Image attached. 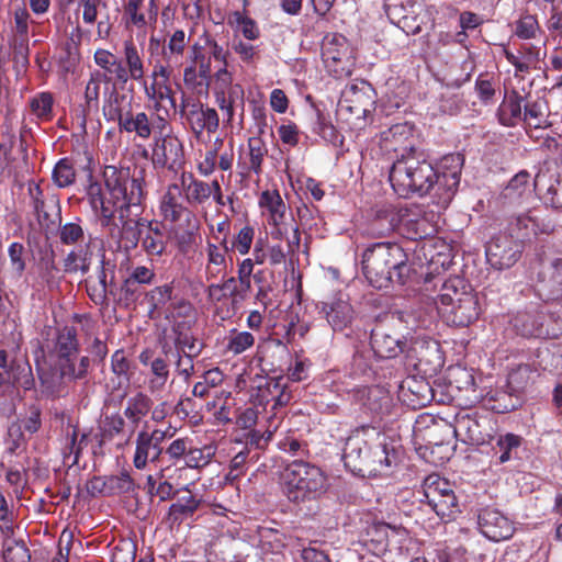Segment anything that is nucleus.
<instances>
[{"instance_id": "nucleus-1", "label": "nucleus", "mask_w": 562, "mask_h": 562, "mask_svg": "<svg viewBox=\"0 0 562 562\" xmlns=\"http://www.w3.org/2000/svg\"><path fill=\"white\" fill-rule=\"evenodd\" d=\"M375 439H370L369 459H358L361 449L367 452L368 434L364 429L353 431L346 440L342 460L345 467L353 474L360 476L389 475L400 462L396 447L386 440L384 436L374 434Z\"/></svg>"}, {"instance_id": "nucleus-2", "label": "nucleus", "mask_w": 562, "mask_h": 562, "mask_svg": "<svg viewBox=\"0 0 562 562\" xmlns=\"http://www.w3.org/2000/svg\"><path fill=\"white\" fill-rule=\"evenodd\" d=\"M408 258L396 243H375L362 255V271L370 284L376 289L396 283L404 285L411 274Z\"/></svg>"}, {"instance_id": "nucleus-3", "label": "nucleus", "mask_w": 562, "mask_h": 562, "mask_svg": "<svg viewBox=\"0 0 562 562\" xmlns=\"http://www.w3.org/2000/svg\"><path fill=\"white\" fill-rule=\"evenodd\" d=\"M389 179L400 196L407 198L413 193L422 196L435 188L438 170L434 168L424 151L411 147L393 162Z\"/></svg>"}, {"instance_id": "nucleus-4", "label": "nucleus", "mask_w": 562, "mask_h": 562, "mask_svg": "<svg viewBox=\"0 0 562 562\" xmlns=\"http://www.w3.org/2000/svg\"><path fill=\"white\" fill-rule=\"evenodd\" d=\"M280 481L284 496L294 504L317 501L328 490L322 469L302 459L289 462L280 473Z\"/></svg>"}, {"instance_id": "nucleus-5", "label": "nucleus", "mask_w": 562, "mask_h": 562, "mask_svg": "<svg viewBox=\"0 0 562 562\" xmlns=\"http://www.w3.org/2000/svg\"><path fill=\"white\" fill-rule=\"evenodd\" d=\"M103 178L106 191L120 200L119 209L138 211L143 207L145 192V169L105 166Z\"/></svg>"}, {"instance_id": "nucleus-6", "label": "nucleus", "mask_w": 562, "mask_h": 562, "mask_svg": "<svg viewBox=\"0 0 562 562\" xmlns=\"http://www.w3.org/2000/svg\"><path fill=\"white\" fill-rule=\"evenodd\" d=\"M422 490L420 503L428 505L440 519H451L460 512L458 497L448 480L436 473L429 474Z\"/></svg>"}, {"instance_id": "nucleus-7", "label": "nucleus", "mask_w": 562, "mask_h": 562, "mask_svg": "<svg viewBox=\"0 0 562 562\" xmlns=\"http://www.w3.org/2000/svg\"><path fill=\"white\" fill-rule=\"evenodd\" d=\"M143 207L138 211L119 209L117 222H113L111 236L119 243L120 248L131 251L137 248L148 220L142 216Z\"/></svg>"}, {"instance_id": "nucleus-8", "label": "nucleus", "mask_w": 562, "mask_h": 562, "mask_svg": "<svg viewBox=\"0 0 562 562\" xmlns=\"http://www.w3.org/2000/svg\"><path fill=\"white\" fill-rule=\"evenodd\" d=\"M406 359L416 370L425 374H436L443 367V357L437 340L418 337L411 341Z\"/></svg>"}, {"instance_id": "nucleus-9", "label": "nucleus", "mask_w": 562, "mask_h": 562, "mask_svg": "<svg viewBox=\"0 0 562 562\" xmlns=\"http://www.w3.org/2000/svg\"><path fill=\"white\" fill-rule=\"evenodd\" d=\"M406 539V530L386 522L371 525L366 535L364 546L372 554L380 557L387 551L401 550Z\"/></svg>"}, {"instance_id": "nucleus-10", "label": "nucleus", "mask_w": 562, "mask_h": 562, "mask_svg": "<svg viewBox=\"0 0 562 562\" xmlns=\"http://www.w3.org/2000/svg\"><path fill=\"white\" fill-rule=\"evenodd\" d=\"M115 273V261L102 254L97 268V280L94 281L92 277L86 280L87 293L95 305L108 306V297L114 295L116 289Z\"/></svg>"}, {"instance_id": "nucleus-11", "label": "nucleus", "mask_w": 562, "mask_h": 562, "mask_svg": "<svg viewBox=\"0 0 562 562\" xmlns=\"http://www.w3.org/2000/svg\"><path fill=\"white\" fill-rule=\"evenodd\" d=\"M522 249L521 240L515 239L514 235L499 234L487 244L486 259L495 269H508L519 260Z\"/></svg>"}, {"instance_id": "nucleus-12", "label": "nucleus", "mask_w": 562, "mask_h": 562, "mask_svg": "<svg viewBox=\"0 0 562 562\" xmlns=\"http://www.w3.org/2000/svg\"><path fill=\"white\" fill-rule=\"evenodd\" d=\"M316 307L324 314L334 330L349 327L355 317V311L346 294L336 292L317 303Z\"/></svg>"}, {"instance_id": "nucleus-13", "label": "nucleus", "mask_w": 562, "mask_h": 562, "mask_svg": "<svg viewBox=\"0 0 562 562\" xmlns=\"http://www.w3.org/2000/svg\"><path fill=\"white\" fill-rule=\"evenodd\" d=\"M29 195L33 211L42 227L49 229L60 223L61 211L56 195H45L40 184H30Z\"/></svg>"}, {"instance_id": "nucleus-14", "label": "nucleus", "mask_w": 562, "mask_h": 562, "mask_svg": "<svg viewBox=\"0 0 562 562\" xmlns=\"http://www.w3.org/2000/svg\"><path fill=\"white\" fill-rule=\"evenodd\" d=\"M183 147L179 138L172 134L155 138L151 162L155 168L175 169L182 164Z\"/></svg>"}, {"instance_id": "nucleus-15", "label": "nucleus", "mask_w": 562, "mask_h": 562, "mask_svg": "<svg viewBox=\"0 0 562 562\" xmlns=\"http://www.w3.org/2000/svg\"><path fill=\"white\" fill-rule=\"evenodd\" d=\"M533 186L552 207H562V168H541L533 179Z\"/></svg>"}, {"instance_id": "nucleus-16", "label": "nucleus", "mask_w": 562, "mask_h": 562, "mask_svg": "<svg viewBox=\"0 0 562 562\" xmlns=\"http://www.w3.org/2000/svg\"><path fill=\"white\" fill-rule=\"evenodd\" d=\"M477 520L481 532L492 541L509 539L514 533L513 522L498 509L490 507L481 509Z\"/></svg>"}, {"instance_id": "nucleus-17", "label": "nucleus", "mask_w": 562, "mask_h": 562, "mask_svg": "<svg viewBox=\"0 0 562 562\" xmlns=\"http://www.w3.org/2000/svg\"><path fill=\"white\" fill-rule=\"evenodd\" d=\"M406 341L385 326H376L371 330V349L380 359H392L407 350Z\"/></svg>"}, {"instance_id": "nucleus-18", "label": "nucleus", "mask_w": 562, "mask_h": 562, "mask_svg": "<svg viewBox=\"0 0 562 562\" xmlns=\"http://www.w3.org/2000/svg\"><path fill=\"white\" fill-rule=\"evenodd\" d=\"M484 425L476 414L460 413L454 418L453 434L462 442L469 445H484L488 434L484 431Z\"/></svg>"}, {"instance_id": "nucleus-19", "label": "nucleus", "mask_w": 562, "mask_h": 562, "mask_svg": "<svg viewBox=\"0 0 562 562\" xmlns=\"http://www.w3.org/2000/svg\"><path fill=\"white\" fill-rule=\"evenodd\" d=\"M438 312L449 325L469 326L480 314L477 295L464 296L463 302L449 307H438Z\"/></svg>"}, {"instance_id": "nucleus-20", "label": "nucleus", "mask_w": 562, "mask_h": 562, "mask_svg": "<svg viewBox=\"0 0 562 562\" xmlns=\"http://www.w3.org/2000/svg\"><path fill=\"white\" fill-rule=\"evenodd\" d=\"M369 91V88L364 90L357 86H351L342 92L339 101L340 109L350 112L358 119H366L374 109V100Z\"/></svg>"}, {"instance_id": "nucleus-21", "label": "nucleus", "mask_w": 562, "mask_h": 562, "mask_svg": "<svg viewBox=\"0 0 562 562\" xmlns=\"http://www.w3.org/2000/svg\"><path fill=\"white\" fill-rule=\"evenodd\" d=\"M413 136V128L407 123H397L392 125L386 131H383L380 136V147L385 154L394 153L397 157L402 153L409 150L412 146H407V140Z\"/></svg>"}, {"instance_id": "nucleus-22", "label": "nucleus", "mask_w": 562, "mask_h": 562, "mask_svg": "<svg viewBox=\"0 0 562 562\" xmlns=\"http://www.w3.org/2000/svg\"><path fill=\"white\" fill-rule=\"evenodd\" d=\"M38 378L42 393L50 397L66 396L69 392V383L72 382L57 361L47 370H41Z\"/></svg>"}, {"instance_id": "nucleus-23", "label": "nucleus", "mask_w": 562, "mask_h": 562, "mask_svg": "<svg viewBox=\"0 0 562 562\" xmlns=\"http://www.w3.org/2000/svg\"><path fill=\"white\" fill-rule=\"evenodd\" d=\"M400 389L402 400L414 409L428 405L434 398L432 389L424 379L407 378Z\"/></svg>"}, {"instance_id": "nucleus-24", "label": "nucleus", "mask_w": 562, "mask_h": 562, "mask_svg": "<svg viewBox=\"0 0 562 562\" xmlns=\"http://www.w3.org/2000/svg\"><path fill=\"white\" fill-rule=\"evenodd\" d=\"M202 499L189 490H183L177 502L171 504L166 517L170 528L180 526L184 520L193 517L200 508Z\"/></svg>"}, {"instance_id": "nucleus-25", "label": "nucleus", "mask_w": 562, "mask_h": 562, "mask_svg": "<svg viewBox=\"0 0 562 562\" xmlns=\"http://www.w3.org/2000/svg\"><path fill=\"white\" fill-rule=\"evenodd\" d=\"M538 292L544 301L562 299V258L554 259L542 273Z\"/></svg>"}, {"instance_id": "nucleus-26", "label": "nucleus", "mask_w": 562, "mask_h": 562, "mask_svg": "<svg viewBox=\"0 0 562 562\" xmlns=\"http://www.w3.org/2000/svg\"><path fill=\"white\" fill-rule=\"evenodd\" d=\"M400 212L391 204H383L375 209L370 222V234L375 237H384L393 233L401 223Z\"/></svg>"}, {"instance_id": "nucleus-27", "label": "nucleus", "mask_w": 562, "mask_h": 562, "mask_svg": "<svg viewBox=\"0 0 562 562\" xmlns=\"http://www.w3.org/2000/svg\"><path fill=\"white\" fill-rule=\"evenodd\" d=\"M194 324V319H188L187 322H172L171 333L173 335V351H182L190 356H199L201 353L202 346L198 344L196 338L192 334V327Z\"/></svg>"}, {"instance_id": "nucleus-28", "label": "nucleus", "mask_w": 562, "mask_h": 562, "mask_svg": "<svg viewBox=\"0 0 562 562\" xmlns=\"http://www.w3.org/2000/svg\"><path fill=\"white\" fill-rule=\"evenodd\" d=\"M0 369L18 381V384L25 390H30L34 385L32 368L27 361L15 358L9 359L8 352L0 350Z\"/></svg>"}, {"instance_id": "nucleus-29", "label": "nucleus", "mask_w": 562, "mask_h": 562, "mask_svg": "<svg viewBox=\"0 0 562 562\" xmlns=\"http://www.w3.org/2000/svg\"><path fill=\"white\" fill-rule=\"evenodd\" d=\"M80 344L77 329L74 326H64L56 330L52 353L56 360H63L71 356H78Z\"/></svg>"}, {"instance_id": "nucleus-30", "label": "nucleus", "mask_w": 562, "mask_h": 562, "mask_svg": "<svg viewBox=\"0 0 562 562\" xmlns=\"http://www.w3.org/2000/svg\"><path fill=\"white\" fill-rule=\"evenodd\" d=\"M154 405L153 400L144 392H136L127 397L123 416L132 427L131 434L135 431L140 422L148 415Z\"/></svg>"}, {"instance_id": "nucleus-31", "label": "nucleus", "mask_w": 562, "mask_h": 562, "mask_svg": "<svg viewBox=\"0 0 562 562\" xmlns=\"http://www.w3.org/2000/svg\"><path fill=\"white\" fill-rule=\"evenodd\" d=\"M474 295H476V293H474L473 289L467 284L463 279H449L442 284L436 305L437 308L453 306L463 302L464 296Z\"/></svg>"}, {"instance_id": "nucleus-32", "label": "nucleus", "mask_w": 562, "mask_h": 562, "mask_svg": "<svg viewBox=\"0 0 562 562\" xmlns=\"http://www.w3.org/2000/svg\"><path fill=\"white\" fill-rule=\"evenodd\" d=\"M110 81V78L105 74L94 71L91 74L89 81L85 89V103L81 105V125L85 126L87 119L91 114H97L99 111V94L100 86L102 81Z\"/></svg>"}, {"instance_id": "nucleus-33", "label": "nucleus", "mask_w": 562, "mask_h": 562, "mask_svg": "<svg viewBox=\"0 0 562 562\" xmlns=\"http://www.w3.org/2000/svg\"><path fill=\"white\" fill-rule=\"evenodd\" d=\"M484 402L495 413L505 414L519 408L522 405V397L506 387L488 392L484 396Z\"/></svg>"}, {"instance_id": "nucleus-34", "label": "nucleus", "mask_w": 562, "mask_h": 562, "mask_svg": "<svg viewBox=\"0 0 562 562\" xmlns=\"http://www.w3.org/2000/svg\"><path fill=\"white\" fill-rule=\"evenodd\" d=\"M521 437L512 432L504 435L490 436L486 443L492 445L493 459L496 464H504L513 457L521 445Z\"/></svg>"}, {"instance_id": "nucleus-35", "label": "nucleus", "mask_w": 562, "mask_h": 562, "mask_svg": "<svg viewBox=\"0 0 562 562\" xmlns=\"http://www.w3.org/2000/svg\"><path fill=\"white\" fill-rule=\"evenodd\" d=\"M143 250L148 256H161L166 249L164 226L156 221L147 222V226L139 240Z\"/></svg>"}, {"instance_id": "nucleus-36", "label": "nucleus", "mask_w": 562, "mask_h": 562, "mask_svg": "<svg viewBox=\"0 0 562 562\" xmlns=\"http://www.w3.org/2000/svg\"><path fill=\"white\" fill-rule=\"evenodd\" d=\"M135 446L133 464L137 470L145 469L148 462L158 461L164 453V449H158L147 439V430H142L137 434Z\"/></svg>"}, {"instance_id": "nucleus-37", "label": "nucleus", "mask_w": 562, "mask_h": 562, "mask_svg": "<svg viewBox=\"0 0 562 562\" xmlns=\"http://www.w3.org/2000/svg\"><path fill=\"white\" fill-rule=\"evenodd\" d=\"M510 234L516 233L515 239L524 240L528 239L530 235H537L538 233H549L551 227L549 225L540 226L538 217L528 213L516 216L509 224Z\"/></svg>"}, {"instance_id": "nucleus-38", "label": "nucleus", "mask_w": 562, "mask_h": 562, "mask_svg": "<svg viewBox=\"0 0 562 562\" xmlns=\"http://www.w3.org/2000/svg\"><path fill=\"white\" fill-rule=\"evenodd\" d=\"M123 64L125 78L123 85L130 79L140 81L144 78L145 69L142 56L133 41H125L123 47Z\"/></svg>"}, {"instance_id": "nucleus-39", "label": "nucleus", "mask_w": 562, "mask_h": 562, "mask_svg": "<svg viewBox=\"0 0 562 562\" xmlns=\"http://www.w3.org/2000/svg\"><path fill=\"white\" fill-rule=\"evenodd\" d=\"M181 195L182 191L178 184L172 183L168 186V189L160 202V212L165 220L170 221L171 223L180 221L183 212L187 211L180 202Z\"/></svg>"}, {"instance_id": "nucleus-40", "label": "nucleus", "mask_w": 562, "mask_h": 562, "mask_svg": "<svg viewBox=\"0 0 562 562\" xmlns=\"http://www.w3.org/2000/svg\"><path fill=\"white\" fill-rule=\"evenodd\" d=\"M347 56V40L342 35L326 36L322 44V58L328 68L340 64Z\"/></svg>"}, {"instance_id": "nucleus-41", "label": "nucleus", "mask_w": 562, "mask_h": 562, "mask_svg": "<svg viewBox=\"0 0 562 562\" xmlns=\"http://www.w3.org/2000/svg\"><path fill=\"white\" fill-rule=\"evenodd\" d=\"M259 206L269 212L273 226L282 225L285 218L286 205L278 190H266L260 194Z\"/></svg>"}, {"instance_id": "nucleus-42", "label": "nucleus", "mask_w": 562, "mask_h": 562, "mask_svg": "<svg viewBox=\"0 0 562 562\" xmlns=\"http://www.w3.org/2000/svg\"><path fill=\"white\" fill-rule=\"evenodd\" d=\"M117 125L120 131L135 133L143 139H147L151 135V123L145 112L134 114L128 110L125 112Z\"/></svg>"}, {"instance_id": "nucleus-43", "label": "nucleus", "mask_w": 562, "mask_h": 562, "mask_svg": "<svg viewBox=\"0 0 562 562\" xmlns=\"http://www.w3.org/2000/svg\"><path fill=\"white\" fill-rule=\"evenodd\" d=\"M525 97L518 91L513 90L503 102L501 106V122L506 126H514L518 121L524 117Z\"/></svg>"}, {"instance_id": "nucleus-44", "label": "nucleus", "mask_w": 562, "mask_h": 562, "mask_svg": "<svg viewBox=\"0 0 562 562\" xmlns=\"http://www.w3.org/2000/svg\"><path fill=\"white\" fill-rule=\"evenodd\" d=\"M56 361L72 382L85 380L92 366V360H90L89 356L79 357L78 355Z\"/></svg>"}, {"instance_id": "nucleus-45", "label": "nucleus", "mask_w": 562, "mask_h": 562, "mask_svg": "<svg viewBox=\"0 0 562 562\" xmlns=\"http://www.w3.org/2000/svg\"><path fill=\"white\" fill-rule=\"evenodd\" d=\"M181 183L186 199L190 204H202L212 194L211 186L204 181L194 179L192 175H189L188 178L186 175H182Z\"/></svg>"}, {"instance_id": "nucleus-46", "label": "nucleus", "mask_w": 562, "mask_h": 562, "mask_svg": "<svg viewBox=\"0 0 562 562\" xmlns=\"http://www.w3.org/2000/svg\"><path fill=\"white\" fill-rule=\"evenodd\" d=\"M547 102L543 99H527L524 103L522 121L535 128L543 127L547 125Z\"/></svg>"}, {"instance_id": "nucleus-47", "label": "nucleus", "mask_w": 562, "mask_h": 562, "mask_svg": "<svg viewBox=\"0 0 562 562\" xmlns=\"http://www.w3.org/2000/svg\"><path fill=\"white\" fill-rule=\"evenodd\" d=\"M95 64L103 68L110 75H113L116 82L122 83L125 78V69L122 59H119L114 54L105 49H98L94 53Z\"/></svg>"}, {"instance_id": "nucleus-48", "label": "nucleus", "mask_w": 562, "mask_h": 562, "mask_svg": "<svg viewBox=\"0 0 562 562\" xmlns=\"http://www.w3.org/2000/svg\"><path fill=\"white\" fill-rule=\"evenodd\" d=\"M187 45L184 31L177 30L169 38V42L162 48V57L169 66H179L180 58Z\"/></svg>"}, {"instance_id": "nucleus-49", "label": "nucleus", "mask_w": 562, "mask_h": 562, "mask_svg": "<svg viewBox=\"0 0 562 562\" xmlns=\"http://www.w3.org/2000/svg\"><path fill=\"white\" fill-rule=\"evenodd\" d=\"M533 370L530 364H519L513 369L507 378L506 387L513 390L522 397L524 392L532 382Z\"/></svg>"}, {"instance_id": "nucleus-50", "label": "nucleus", "mask_w": 562, "mask_h": 562, "mask_svg": "<svg viewBox=\"0 0 562 562\" xmlns=\"http://www.w3.org/2000/svg\"><path fill=\"white\" fill-rule=\"evenodd\" d=\"M173 282L155 286L146 293L150 313L162 311L169 302H173Z\"/></svg>"}, {"instance_id": "nucleus-51", "label": "nucleus", "mask_w": 562, "mask_h": 562, "mask_svg": "<svg viewBox=\"0 0 562 562\" xmlns=\"http://www.w3.org/2000/svg\"><path fill=\"white\" fill-rule=\"evenodd\" d=\"M162 352L168 359L172 358L176 360L175 363L178 373L182 375L186 381H189L190 376L194 372L193 358L195 356H190L182 351H173L172 347L167 344L162 346Z\"/></svg>"}, {"instance_id": "nucleus-52", "label": "nucleus", "mask_w": 562, "mask_h": 562, "mask_svg": "<svg viewBox=\"0 0 562 562\" xmlns=\"http://www.w3.org/2000/svg\"><path fill=\"white\" fill-rule=\"evenodd\" d=\"M125 99L126 95L119 93L115 89L109 93V95L104 99L102 108L103 115L106 121L117 123L120 122L126 112L122 108V103Z\"/></svg>"}, {"instance_id": "nucleus-53", "label": "nucleus", "mask_w": 562, "mask_h": 562, "mask_svg": "<svg viewBox=\"0 0 562 562\" xmlns=\"http://www.w3.org/2000/svg\"><path fill=\"white\" fill-rule=\"evenodd\" d=\"M168 358L156 357L150 362V372L153 378L149 380V389L155 391H160L168 378H169V366Z\"/></svg>"}, {"instance_id": "nucleus-54", "label": "nucleus", "mask_w": 562, "mask_h": 562, "mask_svg": "<svg viewBox=\"0 0 562 562\" xmlns=\"http://www.w3.org/2000/svg\"><path fill=\"white\" fill-rule=\"evenodd\" d=\"M106 482L108 495L131 494L134 493L138 487L127 471H122L119 475L108 476Z\"/></svg>"}, {"instance_id": "nucleus-55", "label": "nucleus", "mask_w": 562, "mask_h": 562, "mask_svg": "<svg viewBox=\"0 0 562 562\" xmlns=\"http://www.w3.org/2000/svg\"><path fill=\"white\" fill-rule=\"evenodd\" d=\"M450 386L467 393H475V381L473 374L465 368L456 367L449 371Z\"/></svg>"}, {"instance_id": "nucleus-56", "label": "nucleus", "mask_w": 562, "mask_h": 562, "mask_svg": "<svg viewBox=\"0 0 562 562\" xmlns=\"http://www.w3.org/2000/svg\"><path fill=\"white\" fill-rule=\"evenodd\" d=\"M249 150V169L256 175H260L262 171V161L265 156L268 154L267 146L260 137H250L248 139Z\"/></svg>"}, {"instance_id": "nucleus-57", "label": "nucleus", "mask_w": 562, "mask_h": 562, "mask_svg": "<svg viewBox=\"0 0 562 562\" xmlns=\"http://www.w3.org/2000/svg\"><path fill=\"white\" fill-rule=\"evenodd\" d=\"M167 318L172 322H187L188 319H195V310L193 305L186 299H178L170 303L168 307Z\"/></svg>"}, {"instance_id": "nucleus-58", "label": "nucleus", "mask_w": 562, "mask_h": 562, "mask_svg": "<svg viewBox=\"0 0 562 562\" xmlns=\"http://www.w3.org/2000/svg\"><path fill=\"white\" fill-rule=\"evenodd\" d=\"M3 560L5 562H30L31 553L23 540L4 542Z\"/></svg>"}, {"instance_id": "nucleus-59", "label": "nucleus", "mask_w": 562, "mask_h": 562, "mask_svg": "<svg viewBox=\"0 0 562 562\" xmlns=\"http://www.w3.org/2000/svg\"><path fill=\"white\" fill-rule=\"evenodd\" d=\"M111 370L117 376V389L122 384L128 385L130 383V361L124 355L123 350H116L111 357Z\"/></svg>"}, {"instance_id": "nucleus-60", "label": "nucleus", "mask_w": 562, "mask_h": 562, "mask_svg": "<svg viewBox=\"0 0 562 562\" xmlns=\"http://www.w3.org/2000/svg\"><path fill=\"white\" fill-rule=\"evenodd\" d=\"M416 2L413 0H401L385 4V12L390 20L397 24L409 13H415Z\"/></svg>"}, {"instance_id": "nucleus-61", "label": "nucleus", "mask_w": 562, "mask_h": 562, "mask_svg": "<svg viewBox=\"0 0 562 562\" xmlns=\"http://www.w3.org/2000/svg\"><path fill=\"white\" fill-rule=\"evenodd\" d=\"M59 225V239L64 245H77L85 240V229L79 222H69Z\"/></svg>"}, {"instance_id": "nucleus-62", "label": "nucleus", "mask_w": 562, "mask_h": 562, "mask_svg": "<svg viewBox=\"0 0 562 562\" xmlns=\"http://www.w3.org/2000/svg\"><path fill=\"white\" fill-rule=\"evenodd\" d=\"M76 172L72 165L66 158L59 160L53 170V180L59 188H65L74 183Z\"/></svg>"}, {"instance_id": "nucleus-63", "label": "nucleus", "mask_w": 562, "mask_h": 562, "mask_svg": "<svg viewBox=\"0 0 562 562\" xmlns=\"http://www.w3.org/2000/svg\"><path fill=\"white\" fill-rule=\"evenodd\" d=\"M103 205H97V211H94L100 218L101 225L103 227H108L115 221V214H119V205L120 200L113 199L112 195L109 194V198H103Z\"/></svg>"}, {"instance_id": "nucleus-64", "label": "nucleus", "mask_w": 562, "mask_h": 562, "mask_svg": "<svg viewBox=\"0 0 562 562\" xmlns=\"http://www.w3.org/2000/svg\"><path fill=\"white\" fill-rule=\"evenodd\" d=\"M54 99L49 92H42L31 100L32 112L42 120H49L52 117Z\"/></svg>"}]
</instances>
